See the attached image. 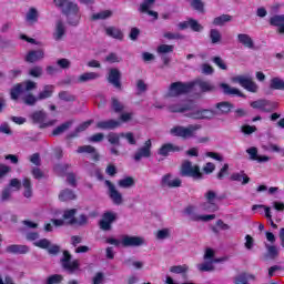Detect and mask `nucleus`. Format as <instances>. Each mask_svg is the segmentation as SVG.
Listing matches in <instances>:
<instances>
[{
    "label": "nucleus",
    "mask_w": 284,
    "mask_h": 284,
    "mask_svg": "<svg viewBox=\"0 0 284 284\" xmlns=\"http://www.w3.org/2000/svg\"><path fill=\"white\" fill-rule=\"evenodd\" d=\"M256 278V276L252 275V274H247V273H242L241 275H239L235 280L236 284H247L248 281H254Z\"/></svg>",
    "instance_id": "a19ab883"
},
{
    "label": "nucleus",
    "mask_w": 284,
    "mask_h": 284,
    "mask_svg": "<svg viewBox=\"0 0 284 284\" xmlns=\"http://www.w3.org/2000/svg\"><path fill=\"white\" fill-rule=\"evenodd\" d=\"M150 156H152V140H146L144 145L136 150L133 159L136 163H139L141 159H150Z\"/></svg>",
    "instance_id": "f8f14e48"
},
{
    "label": "nucleus",
    "mask_w": 284,
    "mask_h": 284,
    "mask_svg": "<svg viewBox=\"0 0 284 284\" xmlns=\"http://www.w3.org/2000/svg\"><path fill=\"white\" fill-rule=\"evenodd\" d=\"M231 181H242V185H247V183H250V176H247V174H245V172L242 171L240 173H233L231 175Z\"/></svg>",
    "instance_id": "c9c22d12"
},
{
    "label": "nucleus",
    "mask_w": 284,
    "mask_h": 284,
    "mask_svg": "<svg viewBox=\"0 0 284 284\" xmlns=\"http://www.w3.org/2000/svg\"><path fill=\"white\" fill-rule=\"evenodd\" d=\"M104 183L109 190V196L112 203H114V205H121L123 203V195L121 194V192L116 190V186H114V184H112L110 180H105Z\"/></svg>",
    "instance_id": "2eb2a0df"
},
{
    "label": "nucleus",
    "mask_w": 284,
    "mask_h": 284,
    "mask_svg": "<svg viewBox=\"0 0 284 284\" xmlns=\"http://www.w3.org/2000/svg\"><path fill=\"white\" fill-rule=\"evenodd\" d=\"M232 83H239L244 90H247V92H257L258 85L255 84L254 81H252V78H247L244 75H236L231 78Z\"/></svg>",
    "instance_id": "9d476101"
},
{
    "label": "nucleus",
    "mask_w": 284,
    "mask_h": 284,
    "mask_svg": "<svg viewBox=\"0 0 284 284\" xmlns=\"http://www.w3.org/2000/svg\"><path fill=\"white\" fill-rule=\"evenodd\" d=\"M32 90H37V82L28 80L16 84L10 91V97L12 101H19V97H24V94L32 92Z\"/></svg>",
    "instance_id": "20e7f679"
},
{
    "label": "nucleus",
    "mask_w": 284,
    "mask_h": 284,
    "mask_svg": "<svg viewBox=\"0 0 284 284\" xmlns=\"http://www.w3.org/2000/svg\"><path fill=\"white\" fill-rule=\"evenodd\" d=\"M108 37H112V39H118L119 41H123V31L116 27H108L105 29Z\"/></svg>",
    "instance_id": "7c9ffc66"
},
{
    "label": "nucleus",
    "mask_w": 284,
    "mask_h": 284,
    "mask_svg": "<svg viewBox=\"0 0 284 284\" xmlns=\"http://www.w3.org/2000/svg\"><path fill=\"white\" fill-rule=\"evenodd\" d=\"M267 248V255L270 258H276L278 256V248L274 245H266Z\"/></svg>",
    "instance_id": "338daca9"
},
{
    "label": "nucleus",
    "mask_w": 284,
    "mask_h": 284,
    "mask_svg": "<svg viewBox=\"0 0 284 284\" xmlns=\"http://www.w3.org/2000/svg\"><path fill=\"white\" fill-rule=\"evenodd\" d=\"M93 121L92 120H89V121H85L83 123H81L75 130L73 133H70L68 135V139H74L75 136H79V133L80 132H85V130H88V128H90V125H92Z\"/></svg>",
    "instance_id": "72a5a7b5"
},
{
    "label": "nucleus",
    "mask_w": 284,
    "mask_h": 284,
    "mask_svg": "<svg viewBox=\"0 0 284 284\" xmlns=\"http://www.w3.org/2000/svg\"><path fill=\"white\" fill-rule=\"evenodd\" d=\"M22 99L26 105H37V102L39 101V98L34 97L30 92H27Z\"/></svg>",
    "instance_id": "09e8293b"
},
{
    "label": "nucleus",
    "mask_w": 284,
    "mask_h": 284,
    "mask_svg": "<svg viewBox=\"0 0 284 284\" xmlns=\"http://www.w3.org/2000/svg\"><path fill=\"white\" fill-rule=\"evenodd\" d=\"M251 108L254 110H261L262 112H272L275 105L268 100L260 99L257 101L251 102Z\"/></svg>",
    "instance_id": "dca6fc26"
},
{
    "label": "nucleus",
    "mask_w": 284,
    "mask_h": 284,
    "mask_svg": "<svg viewBox=\"0 0 284 284\" xmlns=\"http://www.w3.org/2000/svg\"><path fill=\"white\" fill-rule=\"evenodd\" d=\"M108 81L111 83V85H113V88L121 90V71H119L116 68H111L109 70Z\"/></svg>",
    "instance_id": "f3484780"
},
{
    "label": "nucleus",
    "mask_w": 284,
    "mask_h": 284,
    "mask_svg": "<svg viewBox=\"0 0 284 284\" xmlns=\"http://www.w3.org/2000/svg\"><path fill=\"white\" fill-rule=\"evenodd\" d=\"M212 61L219 67L220 70H227V64H225V61H223L221 57H214Z\"/></svg>",
    "instance_id": "69168bd1"
},
{
    "label": "nucleus",
    "mask_w": 284,
    "mask_h": 284,
    "mask_svg": "<svg viewBox=\"0 0 284 284\" xmlns=\"http://www.w3.org/2000/svg\"><path fill=\"white\" fill-rule=\"evenodd\" d=\"M22 186L24 189L23 196L24 199H32L33 192H32V181L30 178H24L22 180Z\"/></svg>",
    "instance_id": "c756f323"
},
{
    "label": "nucleus",
    "mask_w": 284,
    "mask_h": 284,
    "mask_svg": "<svg viewBox=\"0 0 284 284\" xmlns=\"http://www.w3.org/2000/svg\"><path fill=\"white\" fill-rule=\"evenodd\" d=\"M61 267L68 274H74V272H79L81 267V262L79 260L72 261V254L69 251H63V256L60 260Z\"/></svg>",
    "instance_id": "423d86ee"
},
{
    "label": "nucleus",
    "mask_w": 284,
    "mask_h": 284,
    "mask_svg": "<svg viewBox=\"0 0 284 284\" xmlns=\"http://www.w3.org/2000/svg\"><path fill=\"white\" fill-rule=\"evenodd\" d=\"M182 183L183 181H181L180 178H174L172 173L164 174L160 181L161 187H170V189L181 187Z\"/></svg>",
    "instance_id": "4468645a"
},
{
    "label": "nucleus",
    "mask_w": 284,
    "mask_h": 284,
    "mask_svg": "<svg viewBox=\"0 0 284 284\" xmlns=\"http://www.w3.org/2000/svg\"><path fill=\"white\" fill-rule=\"evenodd\" d=\"M204 199L206 202H204L201 207L204 212H219V201L223 200V196L219 195L216 191L209 190L204 194Z\"/></svg>",
    "instance_id": "39448f33"
},
{
    "label": "nucleus",
    "mask_w": 284,
    "mask_h": 284,
    "mask_svg": "<svg viewBox=\"0 0 284 284\" xmlns=\"http://www.w3.org/2000/svg\"><path fill=\"white\" fill-rule=\"evenodd\" d=\"M58 97L61 101H65L67 103H72L73 101H77V97L69 91H61Z\"/></svg>",
    "instance_id": "ea45409f"
},
{
    "label": "nucleus",
    "mask_w": 284,
    "mask_h": 284,
    "mask_svg": "<svg viewBox=\"0 0 284 284\" xmlns=\"http://www.w3.org/2000/svg\"><path fill=\"white\" fill-rule=\"evenodd\" d=\"M111 106L112 110L116 113L123 112L125 110V105L116 98L111 99Z\"/></svg>",
    "instance_id": "79ce46f5"
},
{
    "label": "nucleus",
    "mask_w": 284,
    "mask_h": 284,
    "mask_svg": "<svg viewBox=\"0 0 284 284\" xmlns=\"http://www.w3.org/2000/svg\"><path fill=\"white\" fill-rule=\"evenodd\" d=\"M229 21H232V16L222 14L213 20V26H225Z\"/></svg>",
    "instance_id": "c03bdc74"
},
{
    "label": "nucleus",
    "mask_w": 284,
    "mask_h": 284,
    "mask_svg": "<svg viewBox=\"0 0 284 284\" xmlns=\"http://www.w3.org/2000/svg\"><path fill=\"white\" fill-rule=\"evenodd\" d=\"M170 272H172V274H185V272H187V265L171 266Z\"/></svg>",
    "instance_id": "e2e57ef3"
},
{
    "label": "nucleus",
    "mask_w": 284,
    "mask_h": 284,
    "mask_svg": "<svg viewBox=\"0 0 284 284\" xmlns=\"http://www.w3.org/2000/svg\"><path fill=\"white\" fill-rule=\"evenodd\" d=\"M63 282V275L61 274H53L47 277V284H59Z\"/></svg>",
    "instance_id": "6e6d98bb"
},
{
    "label": "nucleus",
    "mask_w": 284,
    "mask_h": 284,
    "mask_svg": "<svg viewBox=\"0 0 284 284\" xmlns=\"http://www.w3.org/2000/svg\"><path fill=\"white\" fill-rule=\"evenodd\" d=\"M121 139H125L129 143V145H136V139H134V133L128 132V133H120Z\"/></svg>",
    "instance_id": "4d7b16f0"
},
{
    "label": "nucleus",
    "mask_w": 284,
    "mask_h": 284,
    "mask_svg": "<svg viewBox=\"0 0 284 284\" xmlns=\"http://www.w3.org/2000/svg\"><path fill=\"white\" fill-rule=\"evenodd\" d=\"M78 154H91L93 161L99 160V153L97 152V149L92 145H82L77 149Z\"/></svg>",
    "instance_id": "b1692460"
},
{
    "label": "nucleus",
    "mask_w": 284,
    "mask_h": 284,
    "mask_svg": "<svg viewBox=\"0 0 284 284\" xmlns=\"http://www.w3.org/2000/svg\"><path fill=\"white\" fill-rule=\"evenodd\" d=\"M77 199V194H74V191L70 189H64L59 194V201L67 202V201H74Z\"/></svg>",
    "instance_id": "473e14b6"
},
{
    "label": "nucleus",
    "mask_w": 284,
    "mask_h": 284,
    "mask_svg": "<svg viewBox=\"0 0 284 284\" xmlns=\"http://www.w3.org/2000/svg\"><path fill=\"white\" fill-rule=\"evenodd\" d=\"M134 178L132 176H126L120 181H118L119 187H123L124 190H128L130 187H134Z\"/></svg>",
    "instance_id": "4c0bfd02"
},
{
    "label": "nucleus",
    "mask_w": 284,
    "mask_h": 284,
    "mask_svg": "<svg viewBox=\"0 0 284 284\" xmlns=\"http://www.w3.org/2000/svg\"><path fill=\"white\" fill-rule=\"evenodd\" d=\"M10 199H12V189L7 186L1 192L0 201L1 203H6V201H10Z\"/></svg>",
    "instance_id": "5fc2aeb1"
},
{
    "label": "nucleus",
    "mask_w": 284,
    "mask_h": 284,
    "mask_svg": "<svg viewBox=\"0 0 284 284\" xmlns=\"http://www.w3.org/2000/svg\"><path fill=\"white\" fill-rule=\"evenodd\" d=\"M194 88V84H187L183 82L171 83L169 95L170 97H181V94H187Z\"/></svg>",
    "instance_id": "9b49d317"
},
{
    "label": "nucleus",
    "mask_w": 284,
    "mask_h": 284,
    "mask_svg": "<svg viewBox=\"0 0 284 284\" xmlns=\"http://www.w3.org/2000/svg\"><path fill=\"white\" fill-rule=\"evenodd\" d=\"M168 110L173 113L184 114V116L193 119L194 121H212L214 116H223L225 114H230V112L234 110V104H232V102L222 101L215 104V110H210L199 109L194 101H184L178 104H170Z\"/></svg>",
    "instance_id": "f257e3e1"
},
{
    "label": "nucleus",
    "mask_w": 284,
    "mask_h": 284,
    "mask_svg": "<svg viewBox=\"0 0 284 284\" xmlns=\"http://www.w3.org/2000/svg\"><path fill=\"white\" fill-rule=\"evenodd\" d=\"M62 14L67 16L69 26H79L81 19V12L79 6L72 1H68L61 9Z\"/></svg>",
    "instance_id": "7ed1b4c3"
},
{
    "label": "nucleus",
    "mask_w": 284,
    "mask_h": 284,
    "mask_svg": "<svg viewBox=\"0 0 284 284\" xmlns=\"http://www.w3.org/2000/svg\"><path fill=\"white\" fill-rule=\"evenodd\" d=\"M30 119L33 121V123H39L41 130L50 128L54 125V123H57V120L45 122V120L48 119V113H45V111L43 110L34 111L30 114Z\"/></svg>",
    "instance_id": "1a4fd4ad"
},
{
    "label": "nucleus",
    "mask_w": 284,
    "mask_h": 284,
    "mask_svg": "<svg viewBox=\"0 0 284 284\" xmlns=\"http://www.w3.org/2000/svg\"><path fill=\"white\" fill-rule=\"evenodd\" d=\"M31 174H32L33 179H36L38 181H40V179H43L45 176V174L39 166L32 168Z\"/></svg>",
    "instance_id": "680f3d73"
},
{
    "label": "nucleus",
    "mask_w": 284,
    "mask_h": 284,
    "mask_svg": "<svg viewBox=\"0 0 284 284\" xmlns=\"http://www.w3.org/2000/svg\"><path fill=\"white\" fill-rule=\"evenodd\" d=\"M101 74L97 72H85L79 75L78 83H88V81H97V79H100Z\"/></svg>",
    "instance_id": "cd10ccee"
},
{
    "label": "nucleus",
    "mask_w": 284,
    "mask_h": 284,
    "mask_svg": "<svg viewBox=\"0 0 284 284\" xmlns=\"http://www.w3.org/2000/svg\"><path fill=\"white\" fill-rule=\"evenodd\" d=\"M155 2L156 0H143V2L140 4L139 12H148Z\"/></svg>",
    "instance_id": "603ef678"
},
{
    "label": "nucleus",
    "mask_w": 284,
    "mask_h": 284,
    "mask_svg": "<svg viewBox=\"0 0 284 284\" xmlns=\"http://www.w3.org/2000/svg\"><path fill=\"white\" fill-rule=\"evenodd\" d=\"M104 61H106V63H121V58H119L116 53H109Z\"/></svg>",
    "instance_id": "0e129e2a"
},
{
    "label": "nucleus",
    "mask_w": 284,
    "mask_h": 284,
    "mask_svg": "<svg viewBox=\"0 0 284 284\" xmlns=\"http://www.w3.org/2000/svg\"><path fill=\"white\" fill-rule=\"evenodd\" d=\"M65 37V24L63 23V20H58L55 22V30L53 32V39L54 41H61Z\"/></svg>",
    "instance_id": "393cba45"
},
{
    "label": "nucleus",
    "mask_w": 284,
    "mask_h": 284,
    "mask_svg": "<svg viewBox=\"0 0 284 284\" xmlns=\"http://www.w3.org/2000/svg\"><path fill=\"white\" fill-rule=\"evenodd\" d=\"M190 221H203L204 223H207V221H214V219H216L215 214H211V215H199L196 213H193L191 215H189Z\"/></svg>",
    "instance_id": "f704fd0d"
},
{
    "label": "nucleus",
    "mask_w": 284,
    "mask_h": 284,
    "mask_svg": "<svg viewBox=\"0 0 284 284\" xmlns=\"http://www.w3.org/2000/svg\"><path fill=\"white\" fill-rule=\"evenodd\" d=\"M119 219V214L114 211H106L102 214V219L99 222L100 230L103 232H110L112 230V223H115Z\"/></svg>",
    "instance_id": "6e6552de"
},
{
    "label": "nucleus",
    "mask_w": 284,
    "mask_h": 284,
    "mask_svg": "<svg viewBox=\"0 0 284 284\" xmlns=\"http://www.w3.org/2000/svg\"><path fill=\"white\" fill-rule=\"evenodd\" d=\"M8 254H28L30 252V246L21 244H11L6 247Z\"/></svg>",
    "instance_id": "412c9836"
},
{
    "label": "nucleus",
    "mask_w": 284,
    "mask_h": 284,
    "mask_svg": "<svg viewBox=\"0 0 284 284\" xmlns=\"http://www.w3.org/2000/svg\"><path fill=\"white\" fill-rule=\"evenodd\" d=\"M121 126V122L116 120H104L99 121L95 125L98 130H116V128Z\"/></svg>",
    "instance_id": "aec40b11"
},
{
    "label": "nucleus",
    "mask_w": 284,
    "mask_h": 284,
    "mask_svg": "<svg viewBox=\"0 0 284 284\" xmlns=\"http://www.w3.org/2000/svg\"><path fill=\"white\" fill-rule=\"evenodd\" d=\"M197 85L201 92H214L216 87L209 81H197Z\"/></svg>",
    "instance_id": "58836bf2"
},
{
    "label": "nucleus",
    "mask_w": 284,
    "mask_h": 284,
    "mask_svg": "<svg viewBox=\"0 0 284 284\" xmlns=\"http://www.w3.org/2000/svg\"><path fill=\"white\" fill-rule=\"evenodd\" d=\"M30 77H33L34 79H39L43 74V68L41 67H33L29 70Z\"/></svg>",
    "instance_id": "052dcab7"
},
{
    "label": "nucleus",
    "mask_w": 284,
    "mask_h": 284,
    "mask_svg": "<svg viewBox=\"0 0 284 284\" xmlns=\"http://www.w3.org/2000/svg\"><path fill=\"white\" fill-rule=\"evenodd\" d=\"M43 59H45V52L43 49L31 50L24 57V61H27V63H37V61H41Z\"/></svg>",
    "instance_id": "a211bd4d"
},
{
    "label": "nucleus",
    "mask_w": 284,
    "mask_h": 284,
    "mask_svg": "<svg viewBox=\"0 0 284 284\" xmlns=\"http://www.w3.org/2000/svg\"><path fill=\"white\" fill-rule=\"evenodd\" d=\"M270 26L277 28L278 34H284V14H275L268 20Z\"/></svg>",
    "instance_id": "6ab92c4d"
},
{
    "label": "nucleus",
    "mask_w": 284,
    "mask_h": 284,
    "mask_svg": "<svg viewBox=\"0 0 284 284\" xmlns=\"http://www.w3.org/2000/svg\"><path fill=\"white\" fill-rule=\"evenodd\" d=\"M180 175L189 176L191 179H196V180L203 179V173H201V168L199 165L193 166L189 160L182 163Z\"/></svg>",
    "instance_id": "0eeeda50"
},
{
    "label": "nucleus",
    "mask_w": 284,
    "mask_h": 284,
    "mask_svg": "<svg viewBox=\"0 0 284 284\" xmlns=\"http://www.w3.org/2000/svg\"><path fill=\"white\" fill-rule=\"evenodd\" d=\"M106 139L111 145H121V133L111 132L108 134Z\"/></svg>",
    "instance_id": "49530a36"
},
{
    "label": "nucleus",
    "mask_w": 284,
    "mask_h": 284,
    "mask_svg": "<svg viewBox=\"0 0 284 284\" xmlns=\"http://www.w3.org/2000/svg\"><path fill=\"white\" fill-rule=\"evenodd\" d=\"M121 245L122 247H141V245H145V239L141 236L122 235Z\"/></svg>",
    "instance_id": "ddd939ff"
},
{
    "label": "nucleus",
    "mask_w": 284,
    "mask_h": 284,
    "mask_svg": "<svg viewBox=\"0 0 284 284\" xmlns=\"http://www.w3.org/2000/svg\"><path fill=\"white\" fill-rule=\"evenodd\" d=\"M170 52H174V45L172 44H161L158 47V54H170Z\"/></svg>",
    "instance_id": "8fccbe9b"
},
{
    "label": "nucleus",
    "mask_w": 284,
    "mask_h": 284,
    "mask_svg": "<svg viewBox=\"0 0 284 284\" xmlns=\"http://www.w3.org/2000/svg\"><path fill=\"white\" fill-rule=\"evenodd\" d=\"M189 28H191V30L194 32H201L203 30V26H201V23L194 19L189 20Z\"/></svg>",
    "instance_id": "bf43d9fd"
},
{
    "label": "nucleus",
    "mask_w": 284,
    "mask_h": 284,
    "mask_svg": "<svg viewBox=\"0 0 284 284\" xmlns=\"http://www.w3.org/2000/svg\"><path fill=\"white\" fill-rule=\"evenodd\" d=\"M26 20L28 23H30V26H32V23H37V21H39V11H37L36 8L29 9Z\"/></svg>",
    "instance_id": "e433bc0d"
},
{
    "label": "nucleus",
    "mask_w": 284,
    "mask_h": 284,
    "mask_svg": "<svg viewBox=\"0 0 284 284\" xmlns=\"http://www.w3.org/2000/svg\"><path fill=\"white\" fill-rule=\"evenodd\" d=\"M201 124H189L187 126L176 125L170 130L172 136H179L180 139H194L196 131L201 130Z\"/></svg>",
    "instance_id": "f03ea898"
},
{
    "label": "nucleus",
    "mask_w": 284,
    "mask_h": 284,
    "mask_svg": "<svg viewBox=\"0 0 284 284\" xmlns=\"http://www.w3.org/2000/svg\"><path fill=\"white\" fill-rule=\"evenodd\" d=\"M77 209L65 210L63 212L62 219L67 225H74L77 223Z\"/></svg>",
    "instance_id": "a878e982"
},
{
    "label": "nucleus",
    "mask_w": 284,
    "mask_h": 284,
    "mask_svg": "<svg viewBox=\"0 0 284 284\" xmlns=\"http://www.w3.org/2000/svg\"><path fill=\"white\" fill-rule=\"evenodd\" d=\"M210 39H211V43L216 44V43H221V31H219V29H211L210 30Z\"/></svg>",
    "instance_id": "a18cd8bd"
},
{
    "label": "nucleus",
    "mask_w": 284,
    "mask_h": 284,
    "mask_svg": "<svg viewBox=\"0 0 284 284\" xmlns=\"http://www.w3.org/2000/svg\"><path fill=\"white\" fill-rule=\"evenodd\" d=\"M36 247H40L41 250H48L50 247L51 242L48 239H42L33 243Z\"/></svg>",
    "instance_id": "13d9d810"
},
{
    "label": "nucleus",
    "mask_w": 284,
    "mask_h": 284,
    "mask_svg": "<svg viewBox=\"0 0 284 284\" xmlns=\"http://www.w3.org/2000/svg\"><path fill=\"white\" fill-rule=\"evenodd\" d=\"M237 41L244 45V48H248L252 50L254 48V40H252V37L245 33L237 34Z\"/></svg>",
    "instance_id": "c85d7f7f"
},
{
    "label": "nucleus",
    "mask_w": 284,
    "mask_h": 284,
    "mask_svg": "<svg viewBox=\"0 0 284 284\" xmlns=\"http://www.w3.org/2000/svg\"><path fill=\"white\" fill-rule=\"evenodd\" d=\"M256 130L255 125L245 124L241 126V132H243V134H254Z\"/></svg>",
    "instance_id": "774afa93"
},
{
    "label": "nucleus",
    "mask_w": 284,
    "mask_h": 284,
    "mask_svg": "<svg viewBox=\"0 0 284 284\" xmlns=\"http://www.w3.org/2000/svg\"><path fill=\"white\" fill-rule=\"evenodd\" d=\"M110 17H112V11L111 10H104V11H100L98 13H94L92 16V19H93V21H99V20L110 19Z\"/></svg>",
    "instance_id": "37998d69"
},
{
    "label": "nucleus",
    "mask_w": 284,
    "mask_h": 284,
    "mask_svg": "<svg viewBox=\"0 0 284 284\" xmlns=\"http://www.w3.org/2000/svg\"><path fill=\"white\" fill-rule=\"evenodd\" d=\"M200 272H214L215 267L212 264V261H206L197 265Z\"/></svg>",
    "instance_id": "3c124183"
},
{
    "label": "nucleus",
    "mask_w": 284,
    "mask_h": 284,
    "mask_svg": "<svg viewBox=\"0 0 284 284\" xmlns=\"http://www.w3.org/2000/svg\"><path fill=\"white\" fill-rule=\"evenodd\" d=\"M191 8L197 12H205V3L202 0H191Z\"/></svg>",
    "instance_id": "864d4df0"
},
{
    "label": "nucleus",
    "mask_w": 284,
    "mask_h": 284,
    "mask_svg": "<svg viewBox=\"0 0 284 284\" xmlns=\"http://www.w3.org/2000/svg\"><path fill=\"white\" fill-rule=\"evenodd\" d=\"M182 150L183 149L179 145L166 143L160 148L158 154H160V156H169L170 152H181Z\"/></svg>",
    "instance_id": "5701e85b"
},
{
    "label": "nucleus",
    "mask_w": 284,
    "mask_h": 284,
    "mask_svg": "<svg viewBox=\"0 0 284 284\" xmlns=\"http://www.w3.org/2000/svg\"><path fill=\"white\" fill-rule=\"evenodd\" d=\"M53 93H54V85L47 84L44 85L43 91L38 94V100L43 101L45 99H50V97H52Z\"/></svg>",
    "instance_id": "2f4dec72"
},
{
    "label": "nucleus",
    "mask_w": 284,
    "mask_h": 284,
    "mask_svg": "<svg viewBox=\"0 0 284 284\" xmlns=\"http://www.w3.org/2000/svg\"><path fill=\"white\" fill-rule=\"evenodd\" d=\"M270 88L271 90H284V81L281 78H273Z\"/></svg>",
    "instance_id": "de8ad7c7"
},
{
    "label": "nucleus",
    "mask_w": 284,
    "mask_h": 284,
    "mask_svg": "<svg viewBox=\"0 0 284 284\" xmlns=\"http://www.w3.org/2000/svg\"><path fill=\"white\" fill-rule=\"evenodd\" d=\"M73 124H74V120H69V121L60 124L52 131V135L59 136V135L63 134V132H68V130H70V128H72Z\"/></svg>",
    "instance_id": "bb28decb"
},
{
    "label": "nucleus",
    "mask_w": 284,
    "mask_h": 284,
    "mask_svg": "<svg viewBox=\"0 0 284 284\" xmlns=\"http://www.w3.org/2000/svg\"><path fill=\"white\" fill-rule=\"evenodd\" d=\"M220 88L223 92V94H225L226 97H242V98H245V94H243L241 92V90L236 89V88H232L230 84L227 83H221L220 84Z\"/></svg>",
    "instance_id": "4be33fe9"
}]
</instances>
